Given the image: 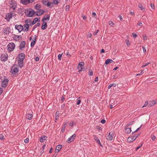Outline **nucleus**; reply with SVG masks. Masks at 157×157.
Returning a JSON list of instances; mask_svg holds the SVG:
<instances>
[{"label":"nucleus","mask_w":157,"mask_h":157,"mask_svg":"<svg viewBox=\"0 0 157 157\" xmlns=\"http://www.w3.org/2000/svg\"><path fill=\"white\" fill-rule=\"evenodd\" d=\"M126 44L127 46L128 47H129L130 45V43L129 42V41L128 40H126Z\"/></svg>","instance_id":"58836bf2"},{"label":"nucleus","mask_w":157,"mask_h":157,"mask_svg":"<svg viewBox=\"0 0 157 157\" xmlns=\"http://www.w3.org/2000/svg\"><path fill=\"white\" fill-rule=\"evenodd\" d=\"M105 52V50L104 49H101V52H100V53H104Z\"/></svg>","instance_id":"774afa93"},{"label":"nucleus","mask_w":157,"mask_h":157,"mask_svg":"<svg viewBox=\"0 0 157 157\" xmlns=\"http://www.w3.org/2000/svg\"><path fill=\"white\" fill-rule=\"evenodd\" d=\"M113 62V60H112L111 59H108L106 60L105 63L106 64H109L110 63H112Z\"/></svg>","instance_id":"c756f323"},{"label":"nucleus","mask_w":157,"mask_h":157,"mask_svg":"<svg viewBox=\"0 0 157 157\" xmlns=\"http://www.w3.org/2000/svg\"><path fill=\"white\" fill-rule=\"evenodd\" d=\"M138 6L140 9L142 11H144L145 10V9L144 8H143V6L142 4H139L138 5Z\"/></svg>","instance_id":"7c9ffc66"},{"label":"nucleus","mask_w":157,"mask_h":157,"mask_svg":"<svg viewBox=\"0 0 157 157\" xmlns=\"http://www.w3.org/2000/svg\"><path fill=\"white\" fill-rule=\"evenodd\" d=\"M89 75L90 76H92L93 75V72L91 70H89Z\"/></svg>","instance_id":"a19ab883"},{"label":"nucleus","mask_w":157,"mask_h":157,"mask_svg":"<svg viewBox=\"0 0 157 157\" xmlns=\"http://www.w3.org/2000/svg\"><path fill=\"white\" fill-rule=\"evenodd\" d=\"M62 54H63V53L62 54H59L58 55V57L59 60H61V58Z\"/></svg>","instance_id":"79ce46f5"},{"label":"nucleus","mask_w":157,"mask_h":157,"mask_svg":"<svg viewBox=\"0 0 157 157\" xmlns=\"http://www.w3.org/2000/svg\"><path fill=\"white\" fill-rule=\"evenodd\" d=\"M39 58L38 57H36L35 59V60L36 61H39Z\"/></svg>","instance_id":"338daca9"},{"label":"nucleus","mask_w":157,"mask_h":157,"mask_svg":"<svg viewBox=\"0 0 157 157\" xmlns=\"http://www.w3.org/2000/svg\"><path fill=\"white\" fill-rule=\"evenodd\" d=\"M27 12L28 14H27V16L28 17H32L35 14V11L32 9H30L29 10H28Z\"/></svg>","instance_id":"20e7f679"},{"label":"nucleus","mask_w":157,"mask_h":157,"mask_svg":"<svg viewBox=\"0 0 157 157\" xmlns=\"http://www.w3.org/2000/svg\"><path fill=\"white\" fill-rule=\"evenodd\" d=\"M9 81L8 79L7 78L4 79L2 82L1 86L2 87L4 88H6L8 85Z\"/></svg>","instance_id":"7ed1b4c3"},{"label":"nucleus","mask_w":157,"mask_h":157,"mask_svg":"<svg viewBox=\"0 0 157 157\" xmlns=\"http://www.w3.org/2000/svg\"><path fill=\"white\" fill-rule=\"evenodd\" d=\"M48 0H43L42 1V3L43 4H44V5L45 6H50V7H51V6H50L51 5H52L53 3L51 2H48Z\"/></svg>","instance_id":"1a4fd4ad"},{"label":"nucleus","mask_w":157,"mask_h":157,"mask_svg":"<svg viewBox=\"0 0 157 157\" xmlns=\"http://www.w3.org/2000/svg\"><path fill=\"white\" fill-rule=\"evenodd\" d=\"M33 115L32 114L28 113L26 115V118L28 120H31L32 119Z\"/></svg>","instance_id":"6ab92c4d"},{"label":"nucleus","mask_w":157,"mask_h":157,"mask_svg":"<svg viewBox=\"0 0 157 157\" xmlns=\"http://www.w3.org/2000/svg\"><path fill=\"white\" fill-rule=\"evenodd\" d=\"M35 15L37 16H40L43 14L44 13V11L41 9L37 10L35 12Z\"/></svg>","instance_id":"6e6552de"},{"label":"nucleus","mask_w":157,"mask_h":157,"mask_svg":"<svg viewBox=\"0 0 157 157\" xmlns=\"http://www.w3.org/2000/svg\"><path fill=\"white\" fill-rule=\"evenodd\" d=\"M41 8V5L39 4H37L35 6V8L37 10L40 9Z\"/></svg>","instance_id":"393cba45"},{"label":"nucleus","mask_w":157,"mask_h":157,"mask_svg":"<svg viewBox=\"0 0 157 157\" xmlns=\"http://www.w3.org/2000/svg\"><path fill=\"white\" fill-rule=\"evenodd\" d=\"M73 122H71L70 123H69V125L70 126H71V127H72L73 126Z\"/></svg>","instance_id":"0e129e2a"},{"label":"nucleus","mask_w":157,"mask_h":157,"mask_svg":"<svg viewBox=\"0 0 157 157\" xmlns=\"http://www.w3.org/2000/svg\"><path fill=\"white\" fill-rule=\"evenodd\" d=\"M105 122H106V121L105 119H102L101 121V123L103 124H105Z\"/></svg>","instance_id":"5fc2aeb1"},{"label":"nucleus","mask_w":157,"mask_h":157,"mask_svg":"<svg viewBox=\"0 0 157 157\" xmlns=\"http://www.w3.org/2000/svg\"><path fill=\"white\" fill-rule=\"evenodd\" d=\"M10 13H8L6 15L5 19L7 21H9L10 19L12 18V17L13 16V13L12 11Z\"/></svg>","instance_id":"39448f33"},{"label":"nucleus","mask_w":157,"mask_h":157,"mask_svg":"<svg viewBox=\"0 0 157 157\" xmlns=\"http://www.w3.org/2000/svg\"><path fill=\"white\" fill-rule=\"evenodd\" d=\"M137 24L140 26H141L142 24V23L140 22H138Z\"/></svg>","instance_id":"680f3d73"},{"label":"nucleus","mask_w":157,"mask_h":157,"mask_svg":"<svg viewBox=\"0 0 157 157\" xmlns=\"http://www.w3.org/2000/svg\"><path fill=\"white\" fill-rule=\"evenodd\" d=\"M59 112L57 111L56 113V120H57L59 117Z\"/></svg>","instance_id":"e433bc0d"},{"label":"nucleus","mask_w":157,"mask_h":157,"mask_svg":"<svg viewBox=\"0 0 157 157\" xmlns=\"http://www.w3.org/2000/svg\"><path fill=\"white\" fill-rule=\"evenodd\" d=\"M142 48H143V49L144 52V53L146 54V49H145V48L143 46H142Z\"/></svg>","instance_id":"6e6d98bb"},{"label":"nucleus","mask_w":157,"mask_h":157,"mask_svg":"<svg viewBox=\"0 0 157 157\" xmlns=\"http://www.w3.org/2000/svg\"><path fill=\"white\" fill-rule=\"evenodd\" d=\"M47 23L45 22H43V23L42 24L41 29L43 30H44L47 28Z\"/></svg>","instance_id":"412c9836"},{"label":"nucleus","mask_w":157,"mask_h":157,"mask_svg":"<svg viewBox=\"0 0 157 157\" xmlns=\"http://www.w3.org/2000/svg\"><path fill=\"white\" fill-rule=\"evenodd\" d=\"M9 4H10V10L12 11V12H15L17 7V2L14 0H12L10 1Z\"/></svg>","instance_id":"f257e3e1"},{"label":"nucleus","mask_w":157,"mask_h":157,"mask_svg":"<svg viewBox=\"0 0 157 157\" xmlns=\"http://www.w3.org/2000/svg\"><path fill=\"white\" fill-rule=\"evenodd\" d=\"M8 58V56L7 54L4 55L2 54L1 55V60L3 61H6Z\"/></svg>","instance_id":"f8f14e48"},{"label":"nucleus","mask_w":157,"mask_h":157,"mask_svg":"<svg viewBox=\"0 0 157 157\" xmlns=\"http://www.w3.org/2000/svg\"><path fill=\"white\" fill-rule=\"evenodd\" d=\"M132 35L134 38H136L137 36V35L136 33H132Z\"/></svg>","instance_id":"3c124183"},{"label":"nucleus","mask_w":157,"mask_h":157,"mask_svg":"<svg viewBox=\"0 0 157 157\" xmlns=\"http://www.w3.org/2000/svg\"><path fill=\"white\" fill-rule=\"evenodd\" d=\"M15 47V44L11 42L9 43L7 45L8 50L9 52L12 51Z\"/></svg>","instance_id":"f03ea898"},{"label":"nucleus","mask_w":157,"mask_h":157,"mask_svg":"<svg viewBox=\"0 0 157 157\" xmlns=\"http://www.w3.org/2000/svg\"><path fill=\"white\" fill-rule=\"evenodd\" d=\"M70 6L69 5H67L66 6V10L68 11L69 10Z\"/></svg>","instance_id":"603ef678"},{"label":"nucleus","mask_w":157,"mask_h":157,"mask_svg":"<svg viewBox=\"0 0 157 157\" xmlns=\"http://www.w3.org/2000/svg\"><path fill=\"white\" fill-rule=\"evenodd\" d=\"M84 63L83 62H81L79 63L78 66V69L81 67H82L84 65Z\"/></svg>","instance_id":"a878e982"},{"label":"nucleus","mask_w":157,"mask_h":157,"mask_svg":"<svg viewBox=\"0 0 157 157\" xmlns=\"http://www.w3.org/2000/svg\"><path fill=\"white\" fill-rule=\"evenodd\" d=\"M3 90L2 88L0 87V95L2 94L3 92Z\"/></svg>","instance_id":"e2e57ef3"},{"label":"nucleus","mask_w":157,"mask_h":157,"mask_svg":"<svg viewBox=\"0 0 157 157\" xmlns=\"http://www.w3.org/2000/svg\"><path fill=\"white\" fill-rule=\"evenodd\" d=\"M25 55L24 53H21L18 55V59L23 61L25 58Z\"/></svg>","instance_id":"ddd939ff"},{"label":"nucleus","mask_w":157,"mask_h":157,"mask_svg":"<svg viewBox=\"0 0 157 157\" xmlns=\"http://www.w3.org/2000/svg\"><path fill=\"white\" fill-rule=\"evenodd\" d=\"M150 63H144L142 66V67H144L146 66L148 64H149Z\"/></svg>","instance_id":"a18cd8bd"},{"label":"nucleus","mask_w":157,"mask_h":157,"mask_svg":"<svg viewBox=\"0 0 157 157\" xmlns=\"http://www.w3.org/2000/svg\"><path fill=\"white\" fill-rule=\"evenodd\" d=\"M81 68L79 70V72H80L82 71H84L85 70V68L84 67H81Z\"/></svg>","instance_id":"de8ad7c7"},{"label":"nucleus","mask_w":157,"mask_h":157,"mask_svg":"<svg viewBox=\"0 0 157 157\" xmlns=\"http://www.w3.org/2000/svg\"><path fill=\"white\" fill-rule=\"evenodd\" d=\"M148 105V101H146L144 105L142 107V108L144 107L147 106Z\"/></svg>","instance_id":"37998d69"},{"label":"nucleus","mask_w":157,"mask_h":157,"mask_svg":"<svg viewBox=\"0 0 157 157\" xmlns=\"http://www.w3.org/2000/svg\"><path fill=\"white\" fill-rule=\"evenodd\" d=\"M64 99H65L64 97L63 96H62L61 98V101H62L63 102L64 101Z\"/></svg>","instance_id":"69168bd1"},{"label":"nucleus","mask_w":157,"mask_h":157,"mask_svg":"<svg viewBox=\"0 0 157 157\" xmlns=\"http://www.w3.org/2000/svg\"><path fill=\"white\" fill-rule=\"evenodd\" d=\"M15 29L20 33L23 30V26L21 25H16L15 26Z\"/></svg>","instance_id":"0eeeda50"},{"label":"nucleus","mask_w":157,"mask_h":157,"mask_svg":"<svg viewBox=\"0 0 157 157\" xmlns=\"http://www.w3.org/2000/svg\"><path fill=\"white\" fill-rule=\"evenodd\" d=\"M130 139H131V140H130V142H132L136 139V137H135L134 136L129 137L128 139V140L129 141Z\"/></svg>","instance_id":"c85d7f7f"},{"label":"nucleus","mask_w":157,"mask_h":157,"mask_svg":"<svg viewBox=\"0 0 157 157\" xmlns=\"http://www.w3.org/2000/svg\"><path fill=\"white\" fill-rule=\"evenodd\" d=\"M157 103V101H155L154 100H153L150 101L149 105L150 106H152L155 105V104Z\"/></svg>","instance_id":"cd10ccee"},{"label":"nucleus","mask_w":157,"mask_h":157,"mask_svg":"<svg viewBox=\"0 0 157 157\" xmlns=\"http://www.w3.org/2000/svg\"><path fill=\"white\" fill-rule=\"evenodd\" d=\"M36 42V40H32L31 43V47H33L34 46Z\"/></svg>","instance_id":"f704fd0d"},{"label":"nucleus","mask_w":157,"mask_h":157,"mask_svg":"<svg viewBox=\"0 0 157 157\" xmlns=\"http://www.w3.org/2000/svg\"><path fill=\"white\" fill-rule=\"evenodd\" d=\"M67 125V123H65L63 124V126L62 128V129H61V131L62 132H64L65 128L66 127Z\"/></svg>","instance_id":"bb28decb"},{"label":"nucleus","mask_w":157,"mask_h":157,"mask_svg":"<svg viewBox=\"0 0 157 157\" xmlns=\"http://www.w3.org/2000/svg\"><path fill=\"white\" fill-rule=\"evenodd\" d=\"M21 1L24 5H27L29 3H30L29 0H21Z\"/></svg>","instance_id":"4be33fe9"},{"label":"nucleus","mask_w":157,"mask_h":157,"mask_svg":"<svg viewBox=\"0 0 157 157\" xmlns=\"http://www.w3.org/2000/svg\"><path fill=\"white\" fill-rule=\"evenodd\" d=\"M4 33L5 34H9L11 32V29L10 27H7L4 28Z\"/></svg>","instance_id":"9b49d317"},{"label":"nucleus","mask_w":157,"mask_h":157,"mask_svg":"<svg viewBox=\"0 0 157 157\" xmlns=\"http://www.w3.org/2000/svg\"><path fill=\"white\" fill-rule=\"evenodd\" d=\"M151 137L153 140L155 141L156 139V137L154 135H152Z\"/></svg>","instance_id":"c03bdc74"},{"label":"nucleus","mask_w":157,"mask_h":157,"mask_svg":"<svg viewBox=\"0 0 157 157\" xmlns=\"http://www.w3.org/2000/svg\"><path fill=\"white\" fill-rule=\"evenodd\" d=\"M114 133L113 132H111L109 133V135L106 138V139L109 141H111L112 140L114 136Z\"/></svg>","instance_id":"423d86ee"},{"label":"nucleus","mask_w":157,"mask_h":157,"mask_svg":"<svg viewBox=\"0 0 157 157\" xmlns=\"http://www.w3.org/2000/svg\"><path fill=\"white\" fill-rule=\"evenodd\" d=\"M29 140V139L28 138H27L26 139H25L24 140V142L25 143H28Z\"/></svg>","instance_id":"8fccbe9b"},{"label":"nucleus","mask_w":157,"mask_h":157,"mask_svg":"<svg viewBox=\"0 0 157 157\" xmlns=\"http://www.w3.org/2000/svg\"><path fill=\"white\" fill-rule=\"evenodd\" d=\"M80 98V97H79L78 98L77 102V104L78 105L80 104L81 103V100L79 99Z\"/></svg>","instance_id":"ea45409f"},{"label":"nucleus","mask_w":157,"mask_h":157,"mask_svg":"<svg viewBox=\"0 0 157 157\" xmlns=\"http://www.w3.org/2000/svg\"><path fill=\"white\" fill-rule=\"evenodd\" d=\"M151 6L152 9H155V6H154V5L153 4L151 3Z\"/></svg>","instance_id":"bf43d9fd"},{"label":"nucleus","mask_w":157,"mask_h":157,"mask_svg":"<svg viewBox=\"0 0 157 157\" xmlns=\"http://www.w3.org/2000/svg\"><path fill=\"white\" fill-rule=\"evenodd\" d=\"M132 124V121H131V122H129V123L127 124L126 125V127H128L129 125H131Z\"/></svg>","instance_id":"4d7b16f0"},{"label":"nucleus","mask_w":157,"mask_h":157,"mask_svg":"<svg viewBox=\"0 0 157 157\" xmlns=\"http://www.w3.org/2000/svg\"><path fill=\"white\" fill-rule=\"evenodd\" d=\"M47 137L45 136H41L40 139V141L41 142H43L45 140V138Z\"/></svg>","instance_id":"473e14b6"},{"label":"nucleus","mask_w":157,"mask_h":157,"mask_svg":"<svg viewBox=\"0 0 157 157\" xmlns=\"http://www.w3.org/2000/svg\"><path fill=\"white\" fill-rule=\"evenodd\" d=\"M62 148V146L61 145H58L57 146L55 150L56 153H58Z\"/></svg>","instance_id":"a211bd4d"},{"label":"nucleus","mask_w":157,"mask_h":157,"mask_svg":"<svg viewBox=\"0 0 157 157\" xmlns=\"http://www.w3.org/2000/svg\"><path fill=\"white\" fill-rule=\"evenodd\" d=\"M143 38H144V40H147V35L146 34H144L143 35Z\"/></svg>","instance_id":"49530a36"},{"label":"nucleus","mask_w":157,"mask_h":157,"mask_svg":"<svg viewBox=\"0 0 157 157\" xmlns=\"http://www.w3.org/2000/svg\"><path fill=\"white\" fill-rule=\"evenodd\" d=\"M108 23H109V25H110L111 26H112V27L114 26V24L112 21H109Z\"/></svg>","instance_id":"4c0bfd02"},{"label":"nucleus","mask_w":157,"mask_h":157,"mask_svg":"<svg viewBox=\"0 0 157 157\" xmlns=\"http://www.w3.org/2000/svg\"><path fill=\"white\" fill-rule=\"evenodd\" d=\"M29 25H30L29 24H25L24 25V27L25 28L24 30V31L25 32H27L29 30Z\"/></svg>","instance_id":"5701e85b"},{"label":"nucleus","mask_w":157,"mask_h":157,"mask_svg":"<svg viewBox=\"0 0 157 157\" xmlns=\"http://www.w3.org/2000/svg\"><path fill=\"white\" fill-rule=\"evenodd\" d=\"M50 16L48 14H47L46 16L45 15L43 18L42 19V21L43 22H44V20H48L49 21L50 19Z\"/></svg>","instance_id":"f3484780"},{"label":"nucleus","mask_w":157,"mask_h":157,"mask_svg":"<svg viewBox=\"0 0 157 157\" xmlns=\"http://www.w3.org/2000/svg\"><path fill=\"white\" fill-rule=\"evenodd\" d=\"M94 140L96 141L97 144L98 143H100V140L97 137L95 136Z\"/></svg>","instance_id":"c9c22d12"},{"label":"nucleus","mask_w":157,"mask_h":157,"mask_svg":"<svg viewBox=\"0 0 157 157\" xmlns=\"http://www.w3.org/2000/svg\"><path fill=\"white\" fill-rule=\"evenodd\" d=\"M37 21L39 22L40 21H38V18L37 17H35L33 20V21L32 22V24H29L30 26H32L33 25L35 24Z\"/></svg>","instance_id":"aec40b11"},{"label":"nucleus","mask_w":157,"mask_h":157,"mask_svg":"<svg viewBox=\"0 0 157 157\" xmlns=\"http://www.w3.org/2000/svg\"><path fill=\"white\" fill-rule=\"evenodd\" d=\"M25 22L26 23V24H31L32 23V21L30 19L26 20Z\"/></svg>","instance_id":"2f4dec72"},{"label":"nucleus","mask_w":157,"mask_h":157,"mask_svg":"<svg viewBox=\"0 0 157 157\" xmlns=\"http://www.w3.org/2000/svg\"><path fill=\"white\" fill-rule=\"evenodd\" d=\"M76 136V135L75 134H74L71 136H70L67 140V142L68 143H71L73 141L74 139H75Z\"/></svg>","instance_id":"9d476101"},{"label":"nucleus","mask_w":157,"mask_h":157,"mask_svg":"<svg viewBox=\"0 0 157 157\" xmlns=\"http://www.w3.org/2000/svg\"><path fill=\"white\" fill-rule=\"evenodd\" d=\"M60 1V0H53V3L55 5L58 4Z\"/></svg>","instance_id":"72a5a7b5"},{"label":"nucleus","mask_w":157,"mask_h":157,"mask_svg":"<svg viewBox=\"0 0 157 157\" xmlns=\"http://www.w3.org/2000/svg\"><path fill=\"white\" fill-rule=\"evenodd\" d=\"M125 132L127 134H129L131 132V128H125Z\"/></svg>","instance_id":"b1692460"},{"label":"nucleus","mask_w":157,"mask_h":157,"mask_svg":"<svg viewBox=\"0 0 157 157\" xmlns=\"http://www.w3.org/2000/svg\"><path fill=\"white\" fill-rule=\"evenodd\" d=\"M25 44L26 43L25 41H22L19 46L20 49L22 50L23 48H24L25 47Z\"/></svg>","instance_id":"2eb2a0df"},{"label":"nucleus","mask_w":157,"mask_h":157,"mask_svg":"<svg viewBox=\"0 0 157 157\" xmlns=\"http://www.w3.org/2000/svg\"><path fill=\"white\" fill-rule=\"evenodd\" d=\"M11 71L13 74H15L18 72L19 68H18L14 67V66H13L12 68Z\"/></svg>","instance_id":"4468645a"},{"label":"nucleus","mask_w":157,"mask_h":157,"mask_svg":"<svg viewBox=\"0 0 157 157\" xmlns=\"http://www.w3.org/2000/svg\"><path fill=\"white\" fill-rule=\"evenodd\" d=\"M111 84L112 86H113V87H115L117 86V84H116V83H112V84Z\"/></svg>","instance_id":"13d9d810"},{"label":"nucleus","mask_w":157,"mask_h":157,"mask_svg":"<svg viewBox=\"0 0 157 157\" xmlns=\"http://www.w3.org/2000/svg\"><path fill=\"white\" fill-rule=\"evenodd\" d=\"M18 64L19 67L22 68L24 66L23 61L18 59Z\"/></svg>","instance_id":"dca6fc26"},{"label":"nucleus","mask_w":157,"mask_h":157,"mask_svg":"<svg viewBox=\"0 0 157 157\" xmlns=\"http://www.w3.org/2000/svg\"><path fill=\"white\" fill-rule=\"evenodd\" d=\"M92 15H93V16L95 18H96V15L95 13L93 12Z\"/></svg>","instance_id":"052dcab7"},{"label":"nucleus","mask_w":157,"mask_h":157,"mask_svg":"<svg viewBox=\"0 0 157 157\" xmlns=\"http://www.w3.org/2000/svg\"><path fill=\"white\" fill-rule=\"evenodd\" d=\"M142 126V125H141L139 128H137V129L134 132H132V134L133 133H134L135 132H136L137 131L140 130V128H141V127Z\"/></svg>","instance_id":"864d4df0"},{"label":"nucleus","mask_w":157,"mask_h":157,"mask_svg":"<svg viewBox=\"0 0 157 157\" xmlns=\"http://www.w3.org/2000/svg\"><path fill=\"white\" fill-rule=\"evenodd\" d=\"M4 139H5L3 135H0V139L1 140H4Z\"/></svg>","instance_id":"09e8293b"}]
</instances>
